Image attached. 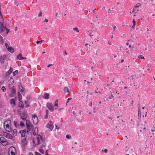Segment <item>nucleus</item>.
Here are the masks:
<instances>
[{
  "label": "nucleus",
  "instance_id": "41",
  "mask_svg": "<svg viewBox=\"0 0 155 155\" xmlns=\"http://www.w3.org/2000/svg\"><path fill=\"white\" fill-rule=\"evenodd\" d=\"M25 106L26 107H28L29 106V105H28V102L27 101H25Z\"/></svg>",
  "mask_w": 155,
  "mask_h": 155
},
{
  "label": "nucleus",
  "instance_id": "43",
  "mask_svg": "<svg viewBox=\"0 0 155 155\" xmlns=\"http://www.w3.org/2000/svg\"><path fill=\"white\" fill-rule=\"evenodd\" d=\"M66 137L67 139H71V137L69 135H67Z\"/></svg>",
  "mask_w": 155,
  "mask_h": 155
},
{
  "label": "nucleus",
  "instance_id": "44",
  "mask_svg": "<svg viewBox=\"0 0 155 155\" xmlns=\"http://www.w3.org/2000/svg\"><path fill=\"white\" fill-rule=\"evenodd\" d=\"M138 114H141L140 109V107H138Z\"/></svg>",
  "mask_w": 155,
  "mask_h": 155
},
{
  "label": "nucleus",
  "instance_id": "54",
  "mask_svg": "<svg viewBox=\"0 0 155 155\" xmlns=\"http://www.w3.org/2000/svg\"><path fill=\"white\" fill-rule=\"evenodd\" d=\"M136 9H134V7L133 9V11H132V12H135V10Z\"/></svg>",
  "mask_w": 155,
  "mask_h": 155
},
{
  "label": "nucleus",
  "instance_id": "62",
  "mask_svg": "<svg viewBox=\"0 0 155 155\" xmlns=\"http://www.w3.org/2000/svg\"><path fill=\"white\" fill-rule=\"evenodd\" d=\"M45 21L46 22H48V20L47 19H46L45 20Z\"/></svg>",
  "mask_w": 155,
  "mask_h": 155
},
{
  "label": "nucleus",
  "instance_id": "64",
  "mask_svg": "<svg viewBox=\"0 0 155 155\" xmlns=\"http://www.w3.org/2000/svg\"><path fill=\"white\" fill-rule=\"evenodd\" d=\"M138 116L139 117H140L141 114H138Z\"/></svg>",
  "mask_w": 155,
  "mask_h": 155
},
{
  "label": "nucleus",
  "instance_id": "9",
  "mask_svg": "<svg viewBox=\"0 0 155 155\" xmlns=\"http://www.w3.org/2000/svg\"><path fill=\"white\" fill-rule=\"evenodd\" d=\"M5 130L8 132H11L12 130L11 127V125L4 126Z\"/></svg>",
  "mask_w": 155,
  "mask_h": 155
},
{
  "label": "nucleus",
  "instance_id": "6",
  "mask_svg": "<svg viewBox=\"0 0 155 155\" xmlns=\"http://www.w3.org/2000/svg\"><path fill=\"white\" fill-rule=\"evenodd\" d=\"M14 124L16 127H19V125H20V126H21V127H23L25 125H24V121H20V124H19V123H18L15 120V121H14Z\"/></svg>",
  "mask_w": 155,
  "mask_h": 155
},
{
  "label": "nucleus",
  "instance_id": "14",
  "mask_svg": "<svg viewBox=\"0 0 155 155\" xmlns=\"http://www.w3.org/2000/svg\"><path fill=\"white\" fill-rule=\"evenodd\" d=\"M10 104L12 107H15V100L14 99H11L10 100Z\"/></svg>",
  "mask_w": 155,
  "mask_h": 155
},
{
  "label": "nucleus",
  "instance_id": "26",
  "mask_svg": "<svg viewBox=\"0 0 155 155\" xmlns=\"http://www.w3.org/2000/svg\"><path fill=\"white\" fill-rule=\"evenodd\" d=\"M141 6V4L140 3H138L136 4L134 6V9H136L138 7H140Z\"/></svg>",
  "mask_w": 155,
  "mask_h": 155
},
{
  "label": "nucleus",
  "instance_id": "38",
  "mask_svg": "<svg viewBox=\"0 0 155 155\" xmlns=\"http://www.w3.org/2000/svg\"><path fill=\"white\" fill-rule=\"evenodd\" d=\"M138 58L139 59H144V58L143 56L142 55H140L138 56Z\"/></svg>",
  "mask_w": 155,
  "mask_h": 155
},
{
  "label": "nucleus",
  "instance_id": "32",
  "mask_svg": "<svg viewBox=\"0 0 155 155\" xmlns=\"http://www.w3.org/2000/svg\"><path fill=\"white\" fill-rule=\"evenodd\" d=\"M4 137H3V136L0 134V142H1L3 140V139H4Z\"/></svg>",
  "mask_w": 155,
  "mask_h": 155
},
{
  "label": "nucleus",
  "instance_id": "42",
  "mask_svg": "<svg viewBox=\"0 0 155 155\" xmlns=\"http://www.w3.org/2000/svg\"><path fill=\"white\" fill-rule=\"evenodd\" d=\"M43 41V40H41V41H36V43L38 44H41L42 43V41Z\"/></svg>",
  "mask_w": 155,
  "mask_h": 155
},
{
  "label": "nucleus",
  "instance_id": "5",
  "mask_svg": "<svg viewBox=\"0 0 155 155\" xmlns=\"http://www.w3.org/2000/svg\"><path fill=\"white\" fill-rule=\"evenodd\" d=\"M46 127L47 128L50 129L51 131L54 128V125L51 121H50L47 124Z\"/></svg>",
  "mask_w": 155,
  "mask_h": 155
},
{
  "label": "nucleus",
  "instance_id": "46",
  "mask_svg": "<svg viewBox=\"0 0 155 155\" xmlns=\"http://www.w3.org/2000/svg\"><path fill=\"white\" fill-rule=\"evenodd\" d=\"M42 15V13L41 12H40L39 14H38V17H40Z\"/></svg>",
  "mask_w": 155,
  "mask_h": 155
},
{
  "label": "nucleus",
  "instance_id": "23",
  "mask_svg": "<svg viewBox=\"0 0 155 155\" xmlns=\"http://www.w3.org/2000/svg\"><path fill=\"white\" fill-rule=\"evenodd\" d=\"M19 107H21L22 108H23L24 107V105L23 104V102L22 101H21L19 102Z\"/></svg>",
  "mask_w": 155,
  "mask_h": 155
},
{
  "label": "nucleus",
  "instance_id": "37",
  "mask_svg": "<svg viewBox=\"0 0 155 155\" xmlns=\"http://www.w3.org/2000/svg\"><path fill=\"white\" fill-rule=\"evenodd\" d=\"M73 29L77 32H79V30L77 27L73 28Z\"/></svg>",
  "mask_w": 155,
  "mask_h": 155
},
{
  "label": "nucleus",
  "instance_id": "45",
  "mask_svg": "<svg viewBox=\"0 0 155 155\" xmlns=\"http://www.w3.org/2000/svg\"><path fill=\"white\" fill-rule=\"evenodd\" d=\"M5 45L6 47V49L8 48V47H9V46L8 45V44L7 43H5Z\"/></svg>",
  "mask_w": 155,
  "mask_h": 155
},
{
  "label": "nucleus",
  "instance_id": "34",
  "mask_svg": "<svg viewBox=\"0 0 155 155\" xmlns=\"http://www.w3.org/2000/svg\"><path fill=\"white\" fill-rule=\"evenodd\" d=\"M37 130H38V128H37V127H36L35 128V130L36 131H36L35 132H33V134L35 135L36 134H38V132H37Z\"/></svg>",
  "mask_w": 155,
  "mask_h": 155
},
{
  "label": "nucleus",
  "instance_id": "59",
  "mask_svg": "<svg viewBox=\"0 0 155 155\" xmlns=\"http://www.w3.org/2000/svg\"><path fill=\"white\" fill-rule=\"evenodd\" d=\"M55 127H56V128L57 129H58L59 128V127H58V126H57V125H56V126H55Z\"/></svg>",
  "mask_w": 155,
  "mask_h": 155
},
{
  "label": "nucleus",
  "instance_id": "52",
  "mask_svg": "<svg viewBox=\"0 0 155 155\" xmlns=\"http://www.w3.org/2000/svg\"><path fill=\"white\" fill-rule=\"evenodd\" d=\"M133 24L135 25L136 23V21L134 19L133 20Z\"/></svg>",
  "mask_w": 155,
  "mask_h": 155
},
{
  "label": "nucleus",
  "instance_id": "63",
  "mask_svg": "<svg viewBox=\"0 0 155 155\" xmlns=\"http://www.w3.org/2000/svg\"><path fill=\"white\" fill-rule=\"evenodd\" d=\"M124 61V60L123 59H122L121 61V63H123Z\"/></svg>",
  "mask_w": 155,
  "mask_h": 155
},
{
  "label": "nucleus",
  "instance_id": "19",
  "mask_svg": "<svg viewBox=\"0 0 155 155\" xmlns=\"http://www.w3.org/2000/svg\"><path fill=\"white\" fill-rule=\"evenodd\" d=\"M17 58L19 60H23V59H26V58H23L22 56V55L21 54H19L18 56H17Z\"/></svg>",
  "mask_w": 155,
  "mask_h": 155
},
{
  "label": "nucleus",
  "instance_id": "7",
  "mask_svg": "<svg viewBox=\"0 0 155 155\" xmlns=\"http://www.w3.org/2000/svg\"><path fill=\"white\" fill-rule=\"evenodd\" d=\"M32 119L33 123L36 124H37L38 122V119L37 117V115L35 114H34L32 115Z\"/></svg>",
  "mask_w": 155,
  "mask_h": 155
},
{
  "label": "nucleus",
  "instance_id": "50",
  "mask_svg": "<svg viewBox=\"0 0 155 155\" xmlns=\"http://www.w3.org/2000/svg\"><path fill=\"white\" fill-rule=\"evenodd\" d=\"M35 155H41L40 153L38 152H36L35 153Z\"/></svg>",
  "mask_w": 155,
  "mask_h": 155
},
{
  "label": "nucleus",
  "instance_id": "28",
  "mask_svg": "<svg viewBox=\"0 0 155 155\" xmlns=\"http://www.w3.org/2000/svg\"><path fill=\"white\" fill-rule=\"evenodd\" d=\"M64 91L65 92H67L70 93V92L69 91V90L68 89L67 87H65L64 89Z\"/></svg>",
  "mask_w": 155,
  "mask_h": 155
},
{
  "label": "nucleus",
  "instance_id": "51",
  "mask_svg": "<svg viewBox=\"0 0 155 155\" xmlns=\"http://www.w3.org/2000/svg\"><path fill=\"white\" fill-rule=\"evenodd\" d=\"M5 30H6L7 34H8L9 32V30L7 28H6Z\"/></svg>",
  "mask_w": 155,
  "mask_h": 155
},
{
  "label": "nucleus",
  "instance_id": "3",
  "mask_svg": "<svg viewBox=\"0 0 155 155\" xmlns=\"http://www.w3.org/2000/svg\"><path fill=\"white\" fill-rule=\"evenodd\" d=\"M9 155H16V151L15 148L14 147H10L8 151Z\"/></svg>",
  "mask_w": 155,
  "mask_h": 155
},
{
  "label": "nucleus",
  "instance_id": "11",
  "mask_svg": "<svg viewBox=\"0 0 155 155\" xmlns=\"http://www.w3.org/2000/svg\"><path fill=\"white\" fill-rule=\"evenodd\" d=\"M0 24L1 32H3L7 28L3 26V24L1 22H0Z\"/></svg>",
  "mask_w": 155,
  "mask_h": 155
},
{
  "label": "nucleus",
  "instance_id": "2",
  "mask_svg": "<svg viewBox=\"0 0 155 155\" xmlns=\"http://www.w3.org/2000/svg\"><path fill=\"white\" fill-rule=\"evenodd\" d=\"M44 139L40 135H39L38 136L36 140V144L38 145L41 143H43L42 146L43 147H45V144L44 142Z\"/></svg>",
  "mask_w": 155,
  "mask_h": 155
},
{
  "label": "nucleus",
  "instance_id": "21",
  "mask_svg": "<svg viewBox=\"0 0 155 155\" xmlns=\"http://www.w3.org/2000/svg\"><path fill=\"white\" fill-rule=\"evenodd\" d=\"M43 97L44 99H48L49 97V95L48 94H45L43 96Z\"/></svg>",
  "mask_w": 155,
  "mask_h": 155
},
{
  "label": "nucleus",
  "instance_id": "18",
  "mask_svg": "<svg viewBox=\"0 0 155 155\" xmlns=\"http://www.w3.org/2000/svg\"><path fill=\"white\" fill-rule=\"evenodd\" d=\"M13 71V68L12 67H10V69L5 74L6 75H8L11 74Z\"/></svg>",
  "mask_w": 155,
  "mask_h": 155
},
{
  "label": "nucleus",
  "instance_id": "20",
  "mask_svg": "<svg viewBox=\"0 0 155 155\" xmlns=\"http://www.w3.org/2000/svg\"><path fill=\"white\" fill-rule=\"evenodd\" d=\"M9 84H8V86L10 85V87H12L11 86L14 83V80L13 78H11L10 80L9 81ZM9 87V86H8Z\"/></svg>",
  "mask_w": 155,
  "mask_h": 155
},
{
  "label": "nucleus",
  "instance_id": "49",
  "mask_svg": "<svg viewBox=\"0 0 155 155\" xmlns=\"http://www.w3.org/2000/svg\"><path fill=\"white\" fill-rule=\"evenodd\" d=\"M46 115H48V112H49L48 110L47 109H46Z\"/></svg>",
  "mask_w": 155,
  "mask_h": 155
},
{
  "label": "nucleus",
  "instance_id": "13",
  "mask_svg": "<svg viewBox=\"0 0 155 155\" xmlns=\"http://www.w3.org/2000/svg\"><path fill=\"white\" fill-rule=\"evenodd\" d=\"M33 126L32 125L27 126V133L28 134L29 133V132L31 131V129H32Z\"/></svg>",
  "mask_w": 155,
  "mask_h": 155
},
{
  "label": "nucleus",
  "instance_id": "24",
  "mask_svg": "<svg viewBox=\"0 0 155 155\" xmlns=\"http://www.w3.org/2000/svg\"><path fill=\"white\" fill-rule=\"evenodd\" d=\"M17 130L16 129H14L13 131V135L15 136L17 135Z\"/></svg>",
  "mask_w": 155,
  "mask_h": 155
},
{
  "label": "nucleus",
  "instance_id": "10",
  "mask_svg": "<svg viewBox=\"0 0 155 155\" xmlns=\"http://www.w3.org/2000/svg\"><path fill=\"white\" fill-rule=\"evenodd\" d=\"M4 136L5 137L10 139H12L13 138V137L11 134L7 133H4Z\"/></svg>",
  "mask_w": 155,
  "mask_h": 155
},
{
  "label": "nucleus",
  "instance_id": "31",
  "mask_svg": "<svg viewBox=\"0 0 155 155\" xmlns=\"http://www.w3.org/2000/svg\"><path fill=\"white\" fill-rule=\"evenodd\" d=\"M1 90L3 92H5L6 91V89L5 88L4 86H2V87Z\"/></svg>",
  "mask_w": 155,
  "mask_h": 155
},
{
  "label": "nucleus",
  "instance_id": "1",
  "mask_svg": "<svg viewBox=\"0 0 155 155\" xmlns=\"http://www.w3.org/2000/svg\"><path fill=\"white\" fill-rule=\"evenodd\" d=\"M58 100L55 101L54 103V106L51 103H47L46 106L51 112H53L54 110V109L56 110L58 109Z\"/></svg>",
  "mask_w": 155,
  "mask_h": 155
},
{
  "label": "nucleus",
  "instance_id": "57",
  "mask_svg": "<svg viewBox=\"0 0 155 155\" xmlns=\"http://www.w3.org/2000/svg\"><path fill=\"white\" fill-rule=\"evenodd\" d=\"M135 27V25L133 24L132 26V28L134 29Z\"/></svg>",
  "mask_w": 155,
  "mask_h": 155
},
{
  "label": "nucleus",
  "instance_id": "30",
  "mask_svg": "<svg viewBox=\"0 0 155 155\" xmlns=\"http://www.w3.org/2000/svg\"><path fill=\"white\" fill-rule=\"evenodd\" d=\"M0 42L2 44L4 43V41L2 37L0 35Z\"/></svg>",
  "mask_w": 155,
  "mask_h": 155
},
{
  "label": "nucleus",
  "instance_id": "61",
  "mask_svg": "<svg viewBox=\"0 0 155 155\" xmlns=\"http://www.w3.org/2000/svg\"><path fill=\"white\" fill-rule=\"evenodd\" d=\"M110 9H109L108 10V13H109L110 12Z\"/></svg>",
  "mask_w": 155,
  "mask_h": 155
},
{
  "label": "nucleus",
  "instance_id": "58",
  "mask_svg": "<svg viewBox=\"0 0 155 155\" xmlns=\"http://www.w3.org/2000/svg\"><path fill=\"white\" fill-rule=\"evenodd\" d=\"M28 155H33L31 153H29Z\"/></svg>",
  "mask_w": 155,
  "mask_h": 155
},
{
  "label": "nucleus",
  "instance_id": "56",
  "mask_svg": "<svg viewBox=\"0 0 155 155\" xmlns=\"http://www.w3.org/2000/svg\"><path fill=\"white\" fill-rule=\"evenodd\" d=\"M52 65L51 64H49L48 65V67H50V66H51Z\"/></svg>",
  "mask_w": 155,
  "mask_h": 155
},
{
  "label": "nucleus",
  "instance_id": "47",
  "mask_svg": "<svg viewBox=\"0 0 155 155\" xmlns=\"http://www.w3.org/2000/svg\"><path fill=\"white\" fill-rule=\"evenodd\" d=\"M113 96L112 95V94L111 95V97H109L108 98L109 99H111L113 98Z\"/></svg>",
  "mask_w": 155,
  "mask_h": 155
},
{
  "label": "nucleus",
  "instance_id": "40",
  "mask_svg": "<svg viewBox=\"0 0 155 155\" xmlns=\"http://www.w3.org/2000/svg\"><path fill=\"white\" fill-rule=\"evenodd\" d=\"M102 152H104L105 153H107V150L106 149H105L104 150H102Z\"/></svg>",
  "mask_w": 155,
  "mask_h": 155
},
{
  "label": "nucleus",
  "instance_id": "60",
  "mask_svg": "<svg viewBox=\"0 0 155 155\" xmlns=\"http://www.w3.org/2000/svg\"><path fill=\"white\" fill-rule=\"evenodd\" d=\"M96 10V8H94V9L93 10V12H95V10Z\"/></svg>",
  "mask_w": 155,
  "mask_h": 155
},
{
  "label": "nucleus",
  "instance_id": "4",
  "mask_svg": "<svg viewBox=\"0 0 155 155\" xmlns=\"http://www.w3.org/2000/svg\"><path fill=\"white\" fill-rule=\"evenodd\" d=\"M9 88L11 90V96L12 97H14L16 92V90L15 87L14 86L10 87L9 85Z\"/></svg>",
  "mask_w": 155,
  "mask_h": 155
},
{
  "label": "nucleus",
  "instance_id": "8",
  "mask_svg": "<svg viewBox=\"0 0 155 155\" xmlns=\"http://www.w3.org/2000/svg\"><path fill=\"white\" fill-rule=\"evenodd\" d=\"M27 114L25 112H23L20 114V118L23 120L25 121L26 120L27 117Z\"/></svg>",
  "mask_w": 155,
  "mask_h": 155
},
{
  "label": "nucleus",
  "instance_id": "35",
  "mask_svg": "<svg viewBox=\"0 0 155 155\" xmlns=\"http://www.w3.org/2000/svg\"><path fill=\"white\" fill-rule=\"evenodd\" d=\"M18 74V70H16L13 72V75L15 76Z\"/></svg>",
  "mask_w": 155,
  "mask_h": 155
},
{
  "label": "nucleus",
  "instance_id": "15",
  "mask_svg": "<svg viewBox=\"0 0 155 155\" xmlns=\"http://www.w3.org/2000/svg\"><path fill=\"white\" fill-rule=\"evenodd\" d=\"M20 133L21 134V137H24L25 135L26 130H21L20 131Z\"/></svg>",
  "mask_w": 155,
  "mask_h": 155
},
{
  "label": "nucleus",
  "instance_id": "22",
  "mask_svg": "<svg viewBox=\"0 0 155 155\" xmlns=\"http://www.w3.org/2000/svg\"><path fill=\"white\" fill-rule=\"evenodd\" d=\"M7 49L8 51H9L11 53H13L14 52V50L13 48H12V47H8V48Z\"/></svg>",
  "mask_w": 155,
  "mask_h": 155
},
{
  "label": "nucleus",
  "instance_id": "33",
  "mask_svg": "<svg viewBox=\"0 0 155 155\" xmlns=\"http://www.w3.org/2000/svg\"><path fill=\"white\" fill-rule=\"evenodd\" d=\"M19 89H20V91L21 92H23V88H22V87L21 86V85H19Z\"/></svg>",
  "mask_w": 155,
  "mask_h": 155
},
{
  "label": "nucleus",
  "instance_id": "48",
  "mask_svg": "<svg viewBox=\"0 0 155 155\" xmlns=\"http://www.w3.org/2000/svg\"><path fill=\"white\" fill-rule=\"evenodd\" d=\"M72 99L71 98H68V99H67V104L68 102V101L70 100H71V99Z\"/></svg>",
  "mask_w": 155,
  "mask_h": 155
},
{
  "label": "nucleus",
  "instance_id": "39",
  "mask_svg": "<svg viewBox=\"0 0 155 155\" xmlns=\"http://www.w3.org/2000/svg\"><path fill=\"white\" fill-rule=\"evenodd\" d=\"M22 143L24 144H25L26 143V140L25 139H23L22 141Z\"/></svg>",
  "mask_w": 155,
  "mask_h": 155
},
{
  "label": "nucleus",
  "instance_id": "25",
  "mask_svg": "<svg viewBox=\"0 0 155 155\" xmlns=\"http://www.w3.org/2000/svg\"><path fill=\"white\" fill-rule=\"evenodd\" d=\"M43 146L41 147H40L39 150L40 152L42 154H43L44 153V151L43 149Z\"/></svg>",
  "mask_w": 155,
  "mask_h": 155
},
{
  "label": "nucleus",
  "instance_id": "27",
  "mask_svg": "<svg viewBox=\"0 0 155 155\" xmlns=\"http://www.w3.org/2000/svg\"><path fill=\"white\" fill-rule=\"evenodd\" d=\"M26 126H29L30 125H32L30 123L29 121L28 120H26Z\"/></svg>",
  "mask_w": 155,
  "mask_h": 155
},
{
  "label": "nucleus",
  "instance_id": "29",
  "mask_svg": "<svg viewBox=\"0 0 155 155\" xmlns=\"http://www.w3.org/2000/svg\"><path fill=\"white\" fill-rule=\"evenodd\" d=\"M18 98L19 101L22 99V96L19 92H18Z\"/></svg>",
  "mask_w": 155,
  "mask_h": 155
},
{
  "label": "nucleus",
  "instance_id": "17",
  "mask_svg": "<svg viewBox=\"0 0 155 155\" xmlns=\"http://www.w3.org/2000/svg\"><path fill=\"white\" fill-rule=\"evenodd\" d=\"M11 120H8L4 123V126L11 125Z\"/></svg>",
  "mask_w": 155,
  "mask_h": 155
},
{
  "label": "nucleus",
  "instance_id": "36",
  "mask_svg": "<svg viewBox=\"0 0 155 155\" xmlns=\"http://www.w3.org/2000/svg\"><path fill=\"white\" fill-rule=\"evenodd\" d=\"M112 26L113 28V32H114L116 30V26L113 25H112Z\"/></svg>",
  "mask_w": 155,
  "mask_h": 155
},
{
  "label": "nucleus",
  "instance_id": "53",
  "mask_svg": "<svg viewBox=\"0 0 155 155\" xmlns=\"http://www.w3.org/2000/svg\"><path fill=\"white\" fill-rule=\"evenodd\" d=\"M89 105L90 106H91L92 105V101H91L90 103L89 104Z\"/></svg>",
  "mask_w": 155,
  "mask_h": 155
},
{
  "label": "nucleus",
  "instance_id": "55",
  "mask_svg": "<svg viewBox=\"0 0 155 155\" xmlns=\"http://www.w3.org/2000/svg\"><path fill=\"white\" fill-rule=\"evenodd\" d=\"M45 155H48V152L47 150L45 153Z\"/></svg>",
  "mask_w": 155,
  "mask_h": 155
},
{
  "label": "nucleus",
  "instance_id": "12",
  "mask_svg": "<svg viewBox=\"0 0 155 155\" xmlns=\"http://www.w3.org/2000/svg\"><path fill=\"white\" fill-rule=\"evenodd\" d=\"M0 142L2 144L3 146H6L8 144V143L7 141V140L5 138L3 139V140L2 141Z\"/></svg>",
  "mask_w": 155,
  "mask_h": 155
},
{
  "label": "nucleus",
  "instance_id": "16",
  "mask_svg": "<svg viewBox=\"0 0 155 155\" xmlns=\"http://www.w3.org/2000/svg\"><path fill=\"white\" fill-rule=\"evenodd\" d=\"M6 58L5 56L2 55L0 58V61L2 63H3L4 61L6 59Z\"/></svg>",
  "mask_w": 155,
  "mask_h": 155
}]
</instances>
